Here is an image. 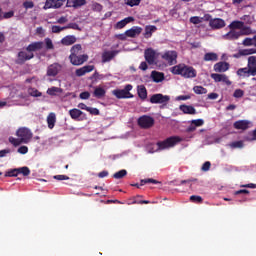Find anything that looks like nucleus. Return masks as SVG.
<instances>
[{
    "label": "nucleus",
    "mask_w": 256,
    "mask_h": 256,
    "mask_svg": "<svg viewBox=\"0 0 256 256\" xmlns=\"http://www.w3.org/2000/svg\"><path fill=\"white\" fill-rule=\"evenodd\" d=\"M44 48V42H32L26 48L22 49L17 54V65H24L27 61L34 58V53L39 52Z\"/></svg>",
    "instance_id": "obj_1"
},
{
    "label": "nucleus",
    "mask_w": 256,
    "mask_h": 256,
    "mask_svg": "<svg viewBox=\"0 0 256 256\" xmlns=\"http://www.w3.org/2000/svg\"><path fill=\"white\" fill-rule=\"evenodd\" d=\"M16 135L18 138L9 137L11 145L17 147L22 144H29L33 138V133L29 128L21 127L17 130Z\"/></svg>",
    "instance_id": "obj_2"
},
{
    "label": "nucleus",
    "mask_w": 256,
    "mask_h": 256,
    "mask_svg": "<svg viewBox=\"0 0 256 256\" xmlns=\"http://www.w3.org/2000/svg\"><path fill=\"white\" fill-rule=\"evenodd\" d=\"M172 74L180 75L184 79L197 78L198 72L195 68L188 66L184 63H180L171 69Z\"/></svg>",
    "instance_id": "obj_3"
},
{
    "label": "nucleus",
    "mask_w": 256,
    "mask_h": 256,
    "mask_svg": "<svg viewBox=\"0 0 256 256\" xmlns=\"http://www.w3.org/2000/svg\"><path fill=\"white\" fill-rule=\"evenodd\" d=\"M182 141H183V138L179 136H171L165 139L164 141L157 142L156 145L158 146L159 151H163V150H167L172 147H175Z\"/></svg>",
    "instance_id": "obj_4"
},
{
    "label": "nucleus",
    "mask_w": 256,
    "mask_h": 256,
    "mask_svg": "<svg viewBox=\"0 0 256 256\" xmlns=\"http://www.w3.org/2000/svg\"><path fill=\"white\" fill-rule=\"evenodd\" d=\"M133 89L131 84H127L124 89H114L112 95L117 99H132L133 94L130 91Z\"/></svg>",
    "instance_id": "obj_5"
},
{
    "label": "nucleus",
    "mask_w": 256,
    "mask_h": 256,
    "mask_svg": "<svg viewBox=\"0 0 256 256\" xmlns=\"http://www.w3.org/2000/svg\"><path fill=\"white\" fill-rule=\"evenodd\" d=\"M137 124L143 129H149L153 127L155 120L151 116L143 115L139 118V120H137Z\"/></svg>",
    "instance_id": "obj_6"
},
{
    "label": "nucleus",
    "mask_w": 256,
    "mask_h": 256,
    "mask_svg": "<svg viewBox=\"0 0 256 256\" xmlns=\"http://www.w3.org/2000/svg\"><path fill=\"white\" fill-rule=\"evenodd\" d=\"M170 101L169 95L164 94H152L150 97V103L151 104H162L167 105Z\"/></svg>",
    "instance_id": "obj_7"
},
{
    "label": "nucleus",
    "mask_w": 256,
    "mask_h": 256,
    "mask_svg": "<svg viewBox=\"0 0 256 256\" xmlns=\"http://www.w3.org/2000/svg\"><path fill=\"white\" fill-rule=\"evenodd\" d=\"M68 59H70V62L72 65L79 66V65H83L85 62H87L88 55L87 54H80V55L70 54Z\"/></svg>",
    "instance_id": "obj_8"
},
{
    "label": "nucleus",
    "mask_w": 256,
    "mask_h": 256,
    "mask_svg": "<svg viewBox=\"0 0 256 256\" xmlns=\"http://www.w3.org/2000/svg\"><path fill=\"white\" fill-rule=\"evenodd\" d=\"M177 57H178V54L176 51H166L162 55V59L165 60V62H167L168 65L177 64Z\"/></svg>",
    "instance_id": "obj_9"
},
{
    "label": "nucleus",
    "mask_w": 256,
    "mask_h": 256,
    "mask_svg": "<svg viewBox=\"0 0 256 256\" xmlns=\"http://www.w3.org/2000/svg\"><path fill=\"white\" fill-rule=\"evenodd\" d=\"M62 70V65L60 63H53L47 68L48 77H56Z\"/></svg>",
    "instance_id": "obj_10"
},
{
    "label": "nucleus",
    "mask_w": 256,
    "mask_h": 256,
    "mask_svg": "<svg viewBox=\"0 0 256 256\" xmlns=\"http://www.w3.org/2000/svg\"><path fill=\"white\" fill-rule=\"evenodd\" d=\"M66 0H47L46 3L44 4L43 9L48 10V9H59L63 6V3Z\"/></svg>",
    "instance_id": "obj_11"
},
{
    "label": "nucleus",
    "mask_w": 256,
    "mask_h": 256,
    "mask_svg": "<svg viewBox=\"0 0 256 256\" xmlns=\"http://www.w3.org/2000/svg\"><path fill=\"white\" fill-rule=\"evenodd\" d=\"M144 59H146L149 65H154L156 60V52L153 48H147L144 51Z\"/></svg>",
    "instance_id": "obj_12"
},
{
    "label": "nucleus",
    "mask_w": 256,
    "mask_h": 256,
    "mask_svg": "<svg viewBox=\"0 0 256 256\" xmlns=\"http://www.w3.org/2000/svg\"><path fill=\"white\" fill-rule=\"evenodd\" d=\"M252 122L248 120H239L234 122L233 127L236 130L246 131L251 128Z\"/></svg>",
    "instance_id": "obj_13"
},
{
    "label": "nucleus",
    "mask_w": 256,
    "mask_h": 256,
    "mask_svg": "<svg viewBox=\"0 0 256 256\" xmlns=\"http://www.w3.org/2000/svg\"><path fill=\"white\" fill-rule=\"evenodd\" d=\"M95 67L94 65H87L82 68H78L75 70L76 77H83L87 73H92L94 71Z\"/></svg>",
    "instance_id": "obj_14"
},
{
    "label": "nucleus",
    "mask_w": 256,
    "mask_h": 256,
    "mask_svg": "<svg viewBox=\"0 0 256 256\" xmlns=\"http://www.w3.org/2000/svg\"><path fill=\"white\" fill-rule=\"evenodd\" d=\"M211 79L214 80V82L216 83H225L226 85H231V82L229 80V78L226 76V74H216L213 73L210 75Z\"/></svg>",
    "instance_id": "obj_15"
},
{
    "label": "nucleus",
    "mask_w": 256,
    "mask_h": 256,
    "mask_svg": "<svg viewBox=\"0 0 256 256\" xmlns=\"http://www.w3.org/2000/svg\"><path fill=\"white\" fill-rule=\"evenodd\" d=\"M230 68V64L228 62H218L214 64L213 70L216 73H225Z\"/></svg>",
    "instance_id": "obj_16"
},
{
    "label": "nucleus",
    "mask_w": 256,
    "mask_h": 256,
    "mask_svg": "<svg viewBox=\"0 0 256 256\" xmlns=\"http://www.w3.org/2000/svg\"><path fill=\"white\" fill-rule=\"evenodd\" d=\"M225 21L221 18H214L209 22V26L213 30H219L225 27Z\"/></svg>",
    "instance_id": "obj_17"
},
{
    "label": "nucleus",
    "mask_w": 256,
    "mask_h": 256,
    "mask_svg": "<svg viewBox=\"0 0 256 256\" xmlns=\"http://www.w3.org/2000/svg\"><path fill=\"white\" fill-rule=\"evenodd\" d=\"M118 54L117 50H113V51H104L102 53V63H109L111 60H113L116 55Z\"/></svg>",
    "instance_id": "obj_18"
},
{
    "label": "nucleus",
    "mask_w": 256,
    "mask_h": 256,
    "mask_svg": "<svg viewBox=\"0 0 256 256\" xmlns=\"http://www.w3.org/2000/svg\"><path fill=\"white\" fill-rule=\"evenodd\" d=\"M77 42V38L75 35H66L65 37L60 40V44L64 46H71Z\"/></svg>",
    "instance_id": "obj_19"
},
{
    "label": "nucleus",
    "mask_w": 256,
    "mask_h": 256,
    "mask_svg": "<svg viewBox=\"0 0 256 256\" xmlns=\"http://www.w3.org/2000/svg\"><path fill=\"white\" fill-rule=\"evenodd\" d=\"M125 32L128 38H135L141 34L142 28L134 26L131 29L126 30Z\"/></svg>",
    "instance_id": "obj_20"
},
{
    "label": "nucleus",
    "mask_w": 256,
    "mask_h": 256,
    "mask_svg": "<svg viewBox=\"0 0 256 256\" xmlns=\"http://www.w3.org/2000/svg\"><path fill=\"white\" fill-rule=\"evenodd\" d=\"M86 5V0H67L66 7L78 9L79 7Z\"/></svg>",
    "instance_id": "obj_21"
},
{
    "label": "nucleus",
    "mask_w": 256,
    "mask_h": 256,
    "mask_svg": "<svg viewBox=\"0 0 256 256\" xmlns=\"http://www.w3.org/2000/svg\"><path fill=\"white\" fill-rule=\"evenodd\" d=\"M68 114H70L71 119H73L75 121L83 120L80 118H81V116L84 115V112L79 110L78 108L70 109V111H68Z\"/></svg>",
    "instance_id": "obj_22"
},
{
    "label": "nucleus",
    "mask_w": 256,
    "mask_h": 256,
    "mask_svg": "<svg viewBox=\"0 0 256 256\" xmlns=\"http://www.w3.org/2000/svg\"><path fill=\"white\" fill-rule=\"evenodd\" d=\"M106 93L107 91L105 88L98 86L94 88L93 97L96 99H103L106 97Z\"/></svg>",
    "instance_id": "obj_23"
},
{
    "label": "nucleus",
    "mask_w": 256,
    "mask_h": 256,
    "mask_svg": "<svg viewBox=\"0 0 256 256\" xmlns=\"http://www.w3.org/2000/svg\"><path fill=\"white\" fill-rule=\"evenodd\" d=\"M180 111L184 114L195 115L197 110L193 106L182 104L179 107Z\"/></svg>",
    "instance_id": "obj_24"
},
{
    "label": "nucleus",
    "mask_w": 256,
    "mask_h": 256,
    "mask_svg": "<svg viewBox=\"0 0 256 256\" xmlns=\"http://www.w3.org/2000/svg\"><path fill=\"white\" fill-rule=\"evenodd\" d=\"M241 37L240 32L236 30H230L223 36L225 40H238Z\"/></svg>",
    "instance_id": "obj_25"
},
{
    "label": "nucleus",
    "mask_w": 256,
    "mask_h": 256,
    "mask_svg": "<svg viewBox=\"0 0 256 256\" xmlns=\"http://www.w3.org/2000/svg\"><path fill=\"white\" fill-rule=\"evenodd\" d=\"M134 21V17L129 16L126 17L124 20L118 21L116 24V29H123L126 25L132 23Z\"/></svg>",
    "instance_id": "obj_26"
},
{
    "label": "nucleus",
    "mask_w": 256,
    "mask_h": 256,
    "mask_svg": "<svg viewBox=\"0 0 256 256\" xmlns=\"http://www.w3.org/2000/svg\"><path fill=\"white\" fill-rule=\"evenodd\" d=\"M245 27V22L244 21H233L228 25V28L232 31L235 30H241L242 28Z\"/></svg>",
    "instance_id": "obj_27"
},
{
    "label": "nucleus",
    "mask_w": 256,
    "mask_h": 256,
    "mask_svg": "<svg viewBox=\"0 0 256 256\" xmlns=\"http://www.w3.org/2000/svg\"><path fill=\"white\" fill-rule=\"evenodd\" d=\"M137 95H139V98L141 100H146L148 96L147 89L144 85L137 86Z\"/></svg>",
    "instance_id": "obj_28"
},
{
    "label": "nucleus",
    "mask_w": 256,
    "mask_h": 256,
    "mask_svg": "<svg viewBox=\"0 0 256 256\" xmlns=\"http://www.w3.org/2000/svg\"><path fill=\"white\" fill-rule=\"evenodd\" d=\"M157 31L156 26L148 25L144 28V38L149 39L152 37L153 33Z\"/></svg>",
    "instance_id": "obj_29"
},
{
    "label": "nucleus",
    "mask_w": 256,
    "mask_h": 256,
    "mask_svg": "<svg viewBox=\"0 0 256 256\" xmlns=\"http://www.w3.org/2000/svg\"><path fill=\"white\" fill-rule=\"evenodd\" d=\"M151 78L155 83H161L164 80V74L161 72L152 71Z\"/></svg>",
    "instance_id": "obj_30"
},
{
    "label": "nucleus",
    "mask_w": 256,
    "mask_h": 256,
    "mask_svg": "<svg viewBox=\"0 0 256 256\" xmlns=\"http://www.w3.org/2000/svg\"><path fill=\"white\" fill-rule=\"evenodd\" d=\"M47 124H48V128L50 130H52L55 127V124H56V114L55 113H50L47 116Z\"/></svg>",
    "instance_id": "obj_31"
},
{
    "label": "nucleus",
    "mask_w": 256,
    "mask_h": 256,
    "mask_svg": "<svg viewBox=\"0 0 256 256\" xmlns=\"http://www.w3.org/2000/svg\"><path fill=\"white\" fill-rule=\"evenodd\" d=\"M248 67L252 69V76H256V56L248 58Z\"/></svg>",
    "instance_id": "obj_32"
},
{
    "label": "nucleus",
    "mask_w": 256,
    "mask_h": 256,
    "mask_svg": "<svg viewBox=\"0 0 256 256\" xmlns=\"http://www.w3.org/2000/svg\"><path fill=\"white\" fill-rule=\"evenodd\" d=\"M237 75L238 76H253V69L248 67V68H239V70H237Z\"/></svg>",
    "instance_id": "obj_33"
},
{
    "label": "nucleus",
    "mask_w": 256,
    "mask_h": 256,
    "mask_svg": "<svg viewBox=\"0 0 256 256\" xmlns=\"http://www.w3.org/2000/svg\"><path fill=\"white\" fill-rule=\"evenodd\" d=\"M217 60H218V55L216 53L211 52V53L204 54V61L206 62H210V61L214 62Z\"/></svg>",
    "instance_id": "obj_34"
},
{
    "label": "nucleus",
    "mask_w": 256,
    "mask_h": 256,
    "mask_svg": "<svg viewBox=\"0 0 256 256\" xmlns=\"http://www.w3.org/2000/svg\"><path fill=\"white\" fill-rule=\"evenodd\" d=\"M256 54V48H248V49H241L239 50V55L241 56H248Z\"/></svg>",
    "instance_id": "obj_35"
},
{
    "label": "nucleus",
    "mask_w": 256,
    "mask_h": 256,
    "mask_svg": "<svg viewBox=\"0 0 256 256\" xmlns=\"http://www.w3.org/2000/svg\"><path fill=\"white\" fill-rule=\"evenodd\" d=\"M28 94L34 98H39L42 96V93L37 88H28Z\"/></svg>",
    "instance_id": "obj_36"
},
{
    "label": "nucleus",
    "mask_w": 256,
    "mask_h": 256,
    "mask_svg": "<svg viewBox=\"0 0 256 256\" xmlns=\"http://www.w3.org/2000/svg\"><path fill=\"white\" fill-rule=\"evenodd\" d=\"M146 184H154V185H157V184H161V182L153 179V178H147V179H142L141 180V183H140V186H144Z\"/></svg>",
    "instance_id": "obj_37"
},
{
    "label": "nucleus",
    "mask_w": 256,
    "mask_h": 256,
    "mask_svg": "<svg viewBox=\"0 0 256 256\" xmlns=\"http://www.w3.org/2000/svg\"><path fill=\"white\" fill-rule=\"evenodd\" d=\"M193 91H194V93L197 94V95H203V94H207V93H208L207 88H204V87H202V86H195V87L193 88Z\"/></svg>",
    "instance_id": "obj_38"
},
{
    "label": "nucleus",
    "mask_w": 256,
    "mask_h": 256,
    "mask_svg": "<svg viewBox=\"0 0 256 256\" xmlns=\"http://www.w3.org/2000/svg\"><path fill=\"white\" fill-rule=\"evenodd\" d=\"M63 89L62 88H57V87H51L48 88L47 94L50 96H56V93H62Z\"/></svg>",
    "instance_id": "obj_39"
},
{
    "label": "nucleus",
    "mask_w": 256,
    "mask_h": 256,
    "mask_svg": "<svg viewBox=\"0 0 256 256\" xmlns=\"http://www.w3.org/2000/svg\"><path fill=\"white\" fill-rule=\"evenodd\" d=\"M19 175V171L18 168H13L10 169L8 172L5 173V177L6 178H13V177H17Z\"/></svg>",
    "instance_id": "obj_40"
},
{
    "label": "nucleus",
    "mask_w": 256,
    "mask_h": 256,
    "mask_svg": "<svg viewBox=\"0 0 256 256\" xmlns=\"http://www.w3.org/2000/svg\"><path fill=\"white\" fill-rule=\"evenodd\" d=\"M127 175L126 169H121L113 174L114 179H123Z\"/></svg>",
    "instance_id": "obj_41"
},
{
    "label": "nucleus",
    "mask_w": 256,
    "mask_h": 256,
    "mask_svg": "<svg viewBox=\"0 0 256 256\" xmlns=\"http://www.w3.org/2000/svg\"><path fill=\"white\" fill-rule=\"evenodd\" d=\"M190 202L195 204H202L203 199L200 195H191L189 198Z\"/></svg>",
    "instance_id": "obj_42"
},
{
    "label": "nucleus",
    "mask_w": 256,
    "mask_h": 256,
    "mask_svg": "<svg viewBox=\"0 0 256 256\" xmlns=\"http://www.w3.org/2000/svg\"><path fill=\"white\" fill-rule=\"evenodd\" d=\"M240 36H248V35H251L252 34V29L249 28V27H243L240 29V31H238Z\"/></svg>",
    "instance_id": "obj_43"
},
{
    "label": "nucleus",
    "mask_w": 256,
    "mask_h": 256,
    "mask_svg": "<svg viewBox=\"0 0 256 256\" xmlns=\"http://www.w3.org/2000/svg\"><path fill=\"white\" fill-rule=\"evenodd\" d=\"M17 170H18V174H22L25 177L29 176L31 173L29 167H21V168H17Z\"/></svg>",
    "instance_id": "obj_44"
},
{
    "label": "nucleus",
    "mask_w": 256,
    "mask_h": 256,
    "mask_svg": "<svg viewBox=\"0 0 256 256\" xmlns=\"http://www.w3.org/2000/svg\"><path fill=\"white\" fill-rule=\"evenodd\" d=\"M229 147L233 149H241L244 147V142L242 141L232 142L229 144Z\"/></svg>",
    "instance_id": "obj_45"
},
{
    "label": "nucleus",
    "mask_w": 256,
    "mask_h": 256,
    "mask_svg": "<svg viewBox=\"0 0 256 256\" xmlns=\"http://www.w3.org/2000/svg\"><path fill=\"white\" fill-rule=\"evenodd\" d=\"M82 49L80 44H75L70 50L71 55H78Z\"/></svg>",
    "instance_id": "obj_46"
},
{
    "label": "nucleus",
    "mask_w": 256,
    "mask_h": 256,
    "mask_svg": "<svg viewBox=\"0 0 256 256\" xmlns=\"http://www.w3.org/2000/svg\"><path fill=\"white\" fill-rule=\"evenodd\" d=\"M66 30L72 29L81 32V28L77 23H68L66 26H64Z\"/></svg>",
    "instance_id": "obj_47"
},
{
    "label": "nucleus",
    "mask_w": 256,
    "mask_h": 256,
    "mask_svg": "<svg viewBox=\"0 0 256 256\" xmlns=\"http://www.w3.org/2000/svg\"><path fill=\"white\" fill-rule=\"evenodd\" d=\"M189 22L193 25H199L201 24L203 21H202V18L199 17V16H193V17H190L189 19Z\"/></svg>",
    "instance_id": "obj_48"
},
{
    "label": "nucleus",
    "mask_w": 256,
    "mask_h": 256,
    "mask_svg": "<svg viewBox=\"0 0 256 256\" xmlns=\"http://www.w3.org/2000/svg\"><path fill=\"white\" fill-rule=\"evenodd\" d=\"M44 43L46 44L47 50H54V44L51 38L44 39Z\"/></svg>",
    "instance_id": "obj_49"
},
{
    "label": "nucleus",
    "mask_w": 256,
    "mask_h": 256,
    "mask_svg": "<svg viewBox=\"0 0 256 256\" xmlns=\"http://www.w3.org/2000/svg\"><path fill=\"white\" fill-rule=\"evenodd\" d=\"M244 95H245L244 90H242V89H236V90L234 91L233 97H234L235 99H240V98L244 97Z\"/></svg>",
    "instance_id": "obj_50"
},
{
    "label": "nucleus",
    "mask_w": 256,
    "mask_h": 256,
    "mask_svg": "<svg viewBox=\"0 0 256 256\" xmlns=\"http://www.w3.org/2000/svg\"><path fill=\"white\" fill-rule=\"evenodd\" d=\"M64 30H66L65 26L64 27H60V26L54 25V26L51 27V32L55 33V34H59V33H61Z\"/></svg>",
    "instance_id": "obj_51"
},
{
    "label": "nucleus",
    "mask_w": 256,
    "mask_h": 256,
    "mask_svg": "<svg viewBox=\"0 0 256 256\" xmlns=\"http://www.w3.org/2000/svg\"><path fill=\"white\" fill-rule=\"evenodd\" d=\"M91 79H94L95 81L102 80V79H105V75L99 74L98 71H95V73L91 75Z\"/></svg>",
    "instance_id": "obj_52"
},
{
    "label": "nucleus",
    "mask_w": 256,
    "mask_h": 256,
    "mask_svg": "<svg viewBox=\"0 0 256 256\" xmlns=\"http://www.w3.org/2000/svg\"><path fill=\"white\" fill-rule=\"evenodd\" d=\"M15 15L14 11H9V12H6V13H2V17H0V20H3V19H11L13 18Z\"/></svg>",
    "instance_id": "obj_53"
},
{
    "label": "nucleus",
    "mask_w": 256,
    "mask_h": 256,
    "mask_svg": "<svg viewBox=\"0 0 256 256\" xmlns=\"http://www.w3.org/2000/svg\"><path fill=\"white\" fill-rule=\"evenodd\" d=\"M86 111L88 113H90L91 115H94V116L100 115V110L98 108H91V107H89V109H87Z\"/></svg>",
    "instance_id": "obj_54"
},
{
    "label": "nucleus",
    "mask_w": 256,
    "mask_h": 256,
    "mask_svg": "<svg viewBox=\"0 0 256 256\" xmlns=\"http://www.w3.org/2000/svg\"><path fill=\"white\" fill-rule=\"evenodd\" d=\"M191 124L194 125L195 127H201L202 125L205 124V121H203L202 119H197V120L191 121Z\"/></svg>",
    "instance_id": "obj_55"
},
{
    "label": "nucleus",
    "mask_w": 256,
    "mask_h": 256,
    "mask_svg": "<svg viewBox=\"0 0 256 256\" xmlns=\"http://www.w3.org/2000/svg\"><path fill=\"white\" fill-rule=\"evenodd\" d=\"M243 46H253L254 42H253V38H246L243 40L242 42Z\"/></svg>",
    "instance_id": "obj_56"
},
{
    "label": "nucleus",
    "mask_w": 256,
    "mask_h": 256,
    "mask_svg": "<svg viewBox=\"0 0 256 256\" xmlns=\"http://www.w3.org/2000/svg\"><path fill=\"white\" fill-rule=\"evenodd\" d=\"M140 3H141V0H128L126 2V5L133 7V6L140 5Z\"/></svg>",
    "instance_id": "obj_57"
},
{
    "label": "nucleus",
    "mask_w": 256,
    "mask_h": 256,
    "mask_svg": "<svg viewBox=\"0 0 256 256\" xmlns=\"http://www.w3.org/2000/svg\"><path fill=\"white\" fill-rule=\"evenodd\" d=\"M22 5L26 10L33 9L34 7L33 1H25Z\"/></svg>",
    "instance_id": "obj_58"
},
{
    "label": "nucleus",
    "mask_w": 256,
    "mask_h": 256,
    "mask_svg": "<svg viewBox=\"0 0 256 256\" xmlns=\"http://www.w3.org/2000/svg\"><path fill=\"white\" fill-rule=\"evenodd\" d=\"M79 97H80V99H82V100H87V99H90L91 94H90V92H88V91H84V92H82V93L79 95Z\"/></svg>",
    "instance_id": "obj_59"
},
{
    "label": "nucleus",
    "mask_w": 256,
    "mask_h": 256,
    "mask_svg": "<svg viewBox=\"0 0 256 256\" xmlns=\"http://www.w3.org/2000/svg\"><path fill=\"white\" fill-rule=\"evenodd\" d=\"M18 153L25 155L26 153H29V148L26 146H21L18 148Z\"/></svg>",
    "instance_id": "obj_60"
},
{
    "label": "nucleus",
    "mask_w": 256,
    "mask_h": 256,
    "mask_svg": "<svg viewBox=\"0 0 256 256\" xmlns=\"http://www.w3.org/2000/svg\"><path fill=\"white\" fill-rule=\"evenodd\" d=\"M67 22H68L67 16H62V17H60V18L56 21V23L59 24V25H63V24H65V23H67Z\"/></svg>",
    "instance_id": "obj_61"
},
{
    "label": "nucleus",
    "mask_w": 256,
    "mask_h": 256,
    "mask_svg": "<svg viewBox=\"0 0 256 256\" xmlns=\"http://www.w3.org/2000/svg\"><path fill=\"white\" fill-rule=\"evenodd\" d=\"M210 167H211L210 162H204V164L202 165V171L203 172H208L210 170Z\"/></svg>",
    "instance_id": "obj_62"
},
{
    "label": "nucleus",
    "mask_w": 256,
    "mask_h": 256,
    "mask_svg": "<svg viewBox=\"0 0 256 256\" xmlns=\"http://www.w3.org/2000/svg\"><path fill=\"white\" fill-rule=\"evenodd\" d=\"M201 19H202V22L205 21V22H209V23H210L211 20H214L212 18L211 14H204V16L201 17Z\"/></svg>",
    "instance_id": "obj_63"
},
{
    "label": "nucleus",
    "mask_w": 256,
    "mask_h": 256,
    "mask_svg": "<svg viewBox=\"0 0 256 256\" xmlns=\"http://www.w3.org/2000/svg\"><path fill=\"white\" fill-rule=\"evenodd\" d=\"M54 179L58 180V181H62V180H68L69 176L67 175H55Z\"/></svg>",
    "instance_id": "obj_64"
}]
</instances>
